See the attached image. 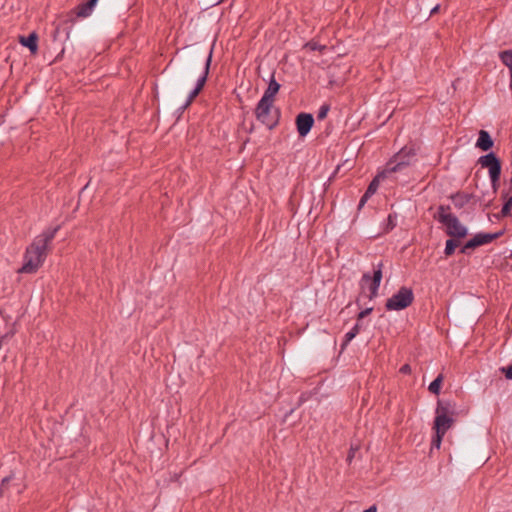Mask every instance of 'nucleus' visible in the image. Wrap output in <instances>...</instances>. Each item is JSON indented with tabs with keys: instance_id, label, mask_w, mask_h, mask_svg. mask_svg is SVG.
Segmentation results:
<instances>
[{
	"instance_id": "1",
	"label": "nucleus",
	"mask_w": 512,
	"mask_h": 512,
	"mask_svg": "<svg viewBox=\"0 0 512 512\" xmlns=\"http://www.w3.org/2000/svg\"><path fill=\"white\" fill-rule=\"evenodd\" d=\"M59 229V225L54 228H49L33 240L26 248L24 263L18 270L19 273H35L38 270L46 258L48 245L55 238Z\"/></svg>"
},
{
	"instance_id": "2",
	"label": "nucleus",
	"mask_w": 512,
	"mask_h": 512,
	"mask_svg": "<svg viewBox=\"0 0 512 512\" xmlns=\"http://www.w3.org/2000/svg\"><path fill=\"white\" fill-rule=\"evenodd\" d=\"M450 211L451 207L449 205H440L434 218L445 226V233L449 237L464 239L468 235V229Z\"/></svg>"
},
{
	"instance_id": "3",
	"label": "nucleus",
	"mask_w": 512,
	"mask_h": 512,
	"mask_svg": "<svg viewBox=\"0 0 512 512\" xmlns=\"http://www.w3.org/2000/svg\"><path fill=\"white\" fill-rule=\"evenodd\" d=\"M256 119L265 125L269 130H273L278 124L281 112L274 102L260 99L254 110Z\"/></svg>"
},
{
	"instance_id": "4",
	"label": "nucleus",
	"mask_w": 512,
	"mask_h": 512,
	"mask_svg": "<svg viewBox=\"0 0 512 512\" xmlns=\"http://www.w3.org/2000/svg\"><path fill=\"white\" fill-rule=\"evenodd\" d=\"M413 301V290L409 287L402 286L397 293L386 300L385 308L388 311H400L409 307Z\"/></svg>"
},
{
	"instance_id": "5",
	"label": "nucleus",
	"mask_w": 512,
	"mask_h": 512,
	"mask_svg": "<svg viewBox=\"0 0 512 512\" xmlns=\"http://www.w3.org/2000/svg\"><path fill=\"white\" fill-rule=\"evenodd\" d=\"M416 151L413 147L405 146L397 152L385 165L386 172L390 174L402 171L411 163V159L415 157Z\"/></svg>"
},
{
	"instance_id": "6",
	"label": "nucleus",
	"mask_w": 512,
	"mask_h": 512,
	"mask_svg": "<svg viewBox=\"0 0 512 512\" xmlns=\"http://www.w3.org/2000/svg\"><path fill=\"white\" fill-rule=\"evenodd\" d=\"M505 233V229L500 230L495 233H484L480 232L474 235L471 239L465 242V244L460 248V253L469 254L471 251L476 248L491 243L492 241L500 238Z\"/></svg>"
},
{
	"instance_id": "7",
	"label": "nucleus",
	"mask_w": 512,
	"mask_h": 512,
	"mask_svg": "<svg viewBox=\"0 0 512 512\" xmlns=\"http://www.w3.org/2000/svg\"><path fill=\"white\" fill-rule=\"evenodd\" d=\"M212 62V49L210 50L203 69L202 75L198 78L195 88L189 93L187 100L185 103L179 108L180 115L192 104L194 99L201 93L203 90L210 71V65Z\"/></svg>"
},
{
	"instance_id": "8",
	"label": "nucleus",
	"mask_w": 512,
	"mask_h": 512,
	"mask_svg": "<svg viewBox=\"0 0 512 512\" xmlns=\"http://www.w3.org/2000/svg\"><path fill=\"white\" fill-rule=\"evenodd\" d=\"M382 268H383V263L380 262L377 265V267L374 269L372 276L369 273H364L362 275V278L360 281V286H361V289L363 290L364 286L366 284L369 285V287H368L369 291H370V294L368 296L369 299L375 298L378 294V289H379V286H380L382 278H383Z\"/></svg>"
},
{
	"instance_id": "9",
	"label": "nucleus",
	"mask_w": 512,
	"mask_h": 512,
	"mask_svg": "<svg viewBox=\"0 0 512 512\" xmlns=\"http://www.w3.org/2000/svg\"><path fill=\"white\" fill-rule=\"evenodd\" d=\"M453 205L457 209L463 208L465 205L472 202V204L476 203H484L486 201V193H482V195H477L473 193H466L462 191H458L450 196Z\"/></svg>"
},
{
	"instance_id": "10",
	"label": "nucleus",
	"mask_w": 512,
	"mask_h": 512,
	"mask_svg": "<svg viewBox=\"0 0 512 512\" xmlns=\"http://www.w3.org/2000/svg\"><path fill=\"white\" fill-rule=\"evenodd\" d=\"M97 5L94 0H87L84 3L79 4L75 9L71 10L67 19L64 21L65 24H73L77 17L86 18L90 16Z\"/></svg>"
},
{
	"instance_id": "11",
	"label": "nucleus",
	"mask_w": 512,
	"mask_h": 512,
	"mask_svg": "<svg viewBox=\"0 0 512 512\" xmlns=\"http://www.w3.org/2000/svg\"><path fill=\"white\" fill-rule=\"evenodd\" d=\"M295 125L300 137H305L314 125V117L311 113L301 112L295 118Z\"/></svg>"
},
{
	"instance_id": "12",
	"label": "nucleus",
	"mask_w": 512,
	"mask_h": 512,
	"mask_svg": "<svg viewBox=\"0 0 512 512\" xmlns=\"http://www.w3.org/2000/svg\"><path fill=\"white\" fill-rule=\"evenodd\" d=\"M478 163L483 168H488L489 175L494 173H501L502 171V162L494 152H489L486 155L481 156L478 159Z\"/></svg>"
},
{
	"instance_id": "13",
	"label": "nucleus",
	"mask_w": 512,
	"mask_h": 512,
	"mask_svg": "<svg viewBox=\"0 0 512 512\" xmlns=\"http://www.w3.org/2000/svg\"><path fill=\"white\" fill-rule=\"evenodd\" d=\"M454 418L450 415L436 412V417L433 423V430L440 433H445L451 428L454 423Z\"/></svg>"
},
{
	"instance_id": "14",
	"label": "nucleus",
	"mask_w": 512,
	"mask_h": 512,
	"mask_svg": "<svg viewBox=\"0 0 512 512\" xmlns=\"http://www.w3.org/2000/svg\"><path fill=\"white\" fill-rule=\"evenodd\" d=\"M38 40L39 37L35 31L31 32L28 36H19V43L28 48L32 55L38 52Z\"/></svg>"
},
{
	"instance_id": "15",
	"label": "nucleus",
	"mask_w": 512,
	"mask_h": 512,
	"mask_svg": "<svg viewBox=\"0 0 512 512\" xmlns=\"http://www.w3.org/2000/svg\"><path fill=\"white\" fill-rule=\"evenodd\" d=\"M281 85L275 80L274 73L272 74L270 81L268 83V87L264 91V94L261 99L267 100L270 102H275V96L278 94Z\"/></svg>"
},
{
	"instance_id": "16",
	"label": "nucleus",
	"mask_w": 512,
	"mask_h": 512,
	"mask_svg": "<svg viewBox=\"0 0 512 512\" xmlns=\"http://www.w3.org/2000/svg\"><path fill=\"white\" fill-rule=\"evenodd\" d=\"M494 141L486 130H480L479 131V137L476 142V147L479 148L482 151H489L493 148Z\"/></svg>"
},
{
	"instance_id": "17",
	"label": "nucleus",
	"mask_w": 512,
	"mask_h": 512,
	"mask_svg": "<svg viewBox=\"0 0 512 512\" xmlns=\"http://www.w3.org/2000/svg\"><path fill=\"white\" fill-rule=\"evenodd\" d=\"M436 412H441L450 416H455L456 412V403L451 400H438Z\"/></svg>"
},
{
	"instance_id": "18",
	"label": "nucleus",
	"mask_w": 512,
	"mask_h": 512,
	"mask_svg": "<svg viewBox=\"0 0 512 512\" xmlns=\"http://www.w3.org/2000/svg\"><path fill=\"white\" fill-rule=\"evenodd\" d=\"M390 173L386 172V168L383 171L379 172L369 183L366 191L371 195H374L379 187V183L381 180L385 179Z\"/></svg>"
},
{
	"instance_id": "19",
	"label": "nucleus",
	"mask_w": 512,
	"mask_h": 512,
	"mask_svg": "<svg viewBox=\"0 0 512 512\" xmlns=\"http://www.w3.org/2000/svg\"><path fill=\"white\" fill-rule=\"evenodd\" d=\"M489 177L491 180V187H492L491 195H492V197L489 198L487 201H485V204H484L485 207L489 206V204L493 201V199L495 198V196L497 194V191L500 187L501 173L490 174Z\"/></svg>"
},
{
	"instance_id": "20",
	"label": "nucleus",
	"mask_w": 512,
	"mask_h": 512,
	"mask_svg": "<svg viewBox=\"0 0 512 512\" xmlns=\"http://www.w3.org/2000/svg\"><path fill=\"white\" fill-rule=\"evenodd\" d=\"M461 244V238H451L446 241L444 254L446 257H450L455 253L457 247Z\"/></svg>"
},
{
	"instance_id": "21",
	"label": "nucleus",
	"mask_w": 512,
	"mask_h": 512,
	"mask_svg": "<svg viewBox=\"0 0 512 512\" xmlns=\"http://www.w3.org/2000/svg\"><path fill=\"white\" fill-rule=\"evenodd\" d=\"M444 380V375L440 373L429 385L428 390L434 394L439 395Z\"/></svg>"
},
{
	"instance_id": "22",
	"label": "nucleus",
	"mask_w": 512,
	"mask_h": 512,
	"mask_svg": "<svg viewBox=\"0 0 512 512\" xmlns=\"http://www.w3.org/2000/svg\"><path fill=\"white\" fill-rule=\"evenodd\" d=\"M360 329H361V326L357 322L354 325V327L349 332H347L345 334V338H344V341L342 343V349H344V347L357 336V334L360 332Z\"/></svg>"
},
{
	"instance_id": "23",
	"label": "nucleus",
	"mask_w": 512,
	"mask_h": 512,
	"mask_svg": "<svg viewBox=\"0 0 512 512\" xmlns=\"http://www.w3.org/2000/svg\"><path fill=\"white\" fill-rule=\"evenodd\" d=\"M501 62L508 68L512 67V50H504L499 53Z\"/></svg>"
},
{
	"instance_id": "24",
	"label": "nucleus",
	"mask_w": 512,
	"mask_h": 512,
	"mask_svg": "<svg viewBox=\"0 0 512 512\" xmlns=\"http://www.w3.org/2000/svg\"><path fill=\"white\" fill-rule=\"evenodd\" d=\"M397 214L396 213H390L387 217V223H386V226L384 228V232L385 233H388L390 232L391 230H393L396 225H397Z\"/></svg>"
},
{
	"instance_id": "25",
	"label": "nucleus",
	"mask_w": 512,
	"mask_h": 512,
	"mask_svg": "<svg viewBox=\"0 0 512 512\" xmlns=\"http://www.w3.org/2000/svg\"><path fill=\"white\" fill-rule=\"evenodd\" d=\"M512 210V196L506 200L502 206V209L498 217H508L511 215Z\"/></svg>"
},
{
	"instance_id": "26",
	"label": "nucleus",
	"mask_w": 512,
	"mask_h": 512,
	"mask_svg": "<svg viewBox=\"0 0 512 512\" xmlns=\"http://www.w3.org/2000/svg\"><path fill=\"white\" fill-rule=\"evenodd\" d=\"M14 474L11 473L10 475L4 477L0 484V496H2L5 492V490L8 489L10 482L13 480Z\"/></svg>"
},
{
	"instance_id": "27",
	"label": "nucleus",
	"mask_w": 512,
	"mask_h": 512,
	"mask_svg": "<svg viewBox=\"0 0 512 512\" xmlns=\"http://www.w3.org/2000/svg\"><path fill=\"white\" fill-rule=\"evenodd\" d=\"M444 435H445V433H440L438 431H435V435L432 438L431 447L439 449Z\"/></svg>"
},
{
	"instance_id": "28",
	"label": "nucleus",
	"mask_w": 512,
	"mask_h": 512,
	"mask_svg": "<svg viewBox=\"0 0 512 512\" xmlns=\"http://www.w3.org/2000/svg\"><path fill=\"white\" fill-rule=\"evenodd\" d=\"M305 47L306 48H309L311 51H323L326 49V46L325 45H321L319 44L318 42H315V41H309L305 44Z\"/></svg>"
},
{
	"instance_id": "29",
	"label": "nucleus",
	"mask_w": 512,
	"mask_h": 512,
	"mask_svg": "<svg viewBox=\"0 0 512 512\" xmlns=\"http://www.w3.org/2000/svg\"><path fill=\"white\" fill-rule=\"evenodd\" d=\"M329 109H330L329 105H327V104L322 105L317 114L318 120L325 119L327 117Z\"/></svg>"
},
{
	"instance_id": "30",
	"label": "nucleus",
	"mask_w": 512,
	"mask_h": 512,
	"mask_svg": "<svg viewBox=\"0 0 512 512\" xmlns=\"http://www.w3.org/2000/svg\"><path fill=\"white\" fill-rule=\"evenodd\" d=\"M359 449V446H353L351 445L349 451H348V455H347V462L350 464L352 462V460L354 459L355 457V453L358 451Z\"/></svg>"
},
{
	"instance_id": "31",
	"label": "nucleus",
	"mask_w": 512,
	"mask_h": 512,
	"mask_svg": "<svg viewBox=\"0 0 512 512\" xmlns=\"http://www.w3.org/2000/svg\"><path fill=\"white\" fill-rule=\"evenodd\" d=\"M372 311H373V307H368V308L360 311L357 315V321L364 319L365 317L370 315L372 313Z\"/></svg>"
},
{
	"instance_id": "32",
	"label": "nucleus",
	"mask_w": 512,
	"mask_h": 512,
	"mask_svg": "<svg viewBox=\"0 0 512 512\" xmlns=\"http://www.w3.org/2000/svg\"><path fill=\"white\" fill-rule=\"evenodd\" d=\"M372 195L370 193H368L367 191H365V193L362 195L360 201H359V204H358V210L362 209V207L366 204V202L368 201V199L371 197Z\"/></svg>"
},
{
	"instance_id": "33",
	"label": "nucleus",
	"mask_w": 512,
	"mask_h": 512,
	"mask_svg": "<svg viewBox=\"0 0 512 512\" xmlns=\"http://www.w3.org/2000/svg\"><path fill=\"white\" fill-rule=\"evenodd\" d=\"M372 195L370 193H368L367 191H365V193L362 195L360 201H359V204H358V210L362 209V207L366 204V202L368 201V199L371 197Z\"/></svg>"
},
{
	"instance_id": "34",
	"label": "nucleus",
	"mask_w": 512,
	"mask_h": 512,
	"mask_svg": "<svg viewBox=\"0 0 512 512\" xmlns=\"http://www.w3.org/2000/svg\"><path fill=\"white\" fill-rule=\"evenodd\" d=\"M500 370L507 379L512 380V364L507 367H502Z\"/></svg>"
},
{
	"instance_id": "35",
	"label": "nucleus",
	"mask_w": 512,
	"mask_h": 512,
	"mask_svg": "<svg viewBox=\"0 0 512 512\" xmlns=\"http://www.w3.org/2000/svg\"><path fill=\"white\" fill-rule=\"evenodd\" d=\"M400 373L402 374H410L411 373V366L409 364H404L401 366Z\"/></svg>"
},
{
	"instance_id": "36",
	"label": "nucleus",
	"mask_w": 512,
	"mask_h": 512,
	"mask_svg": "<svg viewBox=\"0 0 512 512\" xmlns=\"http://www.w3.org/2000/svg\"><path fill=\"white\" fill-rule=\"evenodd\" d=\"M486 462V460H484V457H482L478 462H473L471 459L468 460V464L469 465H476V464H484Z\"/></svg>"
},
{
	"instance_id": "37",
	"label": "nucleus",
	"mask_w": 512,
	"mask_h": 512,
	"mask_svg": "<svg viewBox=\"0 0 512 512\" xmlns=\"http://www.w3.org/2000/svg\"><path fill=\"white\" fill-rule=\"evenodd\" d=\"M439 10H440V5L437 4L435 7L432 8L430 15L432 16V15L437 14L439 12Z\"/></svg>"
},
{
	"instance_id": "38",
	"label": "nucleus",
	"mask_w": 512,
	"mask_h": 512,
	"mask_svg": "<svg viewBox=\"0 0 512 512\" xmlns=\"http://www.w3.org/2000/svg\"><path fill=\"white\" fill-rule=\"evenodd\" d=\"M363 512H377V506L372 505L368 509L364 510Z\"/></svg>"
},
{
	"instance_id": "39",
	"label": "nucleus",
	"mask_w": 512,
	"mask_h": 512,
	"mask_svg": "<svg viewBox=\"0 0 512 512\" xmlns=\"http://www.w3.org/2000/svg\"><path fill=\"white\" fill-rule=\"evenodd\" d=\"M509 71H510V85L509 86H510V89L512 91V67L509 68Z\"/></svg>"
},
{
	"instance_id": "40",
	"label": "nucleus",
	"mask_w": 512,
	"mask_h": 512,
	"mask_svg": "<svg viewBox=\"0 0 512 512\" xmlns=\"http://www.w3.org/2000/svg\"><path fill=\"white\" fill-rule=\"evenodd\" d=\"M253 130H254V124H253V123H251V125H250L249 129L247 130V132H248V133H252V132H253Z\"/></svg>"
},
{
	"instance_id": "41",
	"label": "nucleus",
	"mask_w": 512,
	"mask_h": 512,
	"mask_svg": "<svg viewBox=\"0 0 512 512\" xmlns=\"http://www.w3.org/2000/svg\"><path fill=\"white\" fill-rule=\"evenodd\" d=\"M356 304L360 306L359 299L356 300Z\"/></svg>"
}]
</instances>
